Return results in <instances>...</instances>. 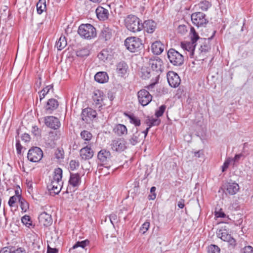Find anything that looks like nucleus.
Returning a JSON list of instances; mask_svg holds the SVG:
<instances>
[{
	"mask_svg": "<svg viewBox=\"0 0 253 253\" xmlns=\"http://www.w3.org/2000/svg\"><path fill=\"white\" fill-rule=\"evenodd\" d=\"M125 45L126 48L131 52L138 51L143 47L142 40L135 37L126 38L125 41Z\"/></svg>",
	"mask_w": 253,
	"mask_h": 253,
	"instance_id": "4",
	"label": "nucleus"
},
{
	"mask_svg": "<svg viewBox=\"0 0 253 253\" xmlns=\"http://www.w3.org/2000/svg\"><path fill=\"white\" fill-rule=\"evenodd\" d=\"M47 252V253H57L58 250L56 248H52L48 246Z\"/></svg>",
	"mask_w": 253,
	"mask_h": 253,
	"instance_id": "61",
	"label": "nucleus"
},
{
	"mask_svg": "<svg viewBox=\"0 0 253 253\" xmlns=\"http://www.w3.org/2000/svg\"><path fill=\"white\" fill-rule=\"evenodd\" d=\"M46 9V0H39L37 3V10L39 14H41Z\"/></svg>",
	"mask_w": 253,
	"mask_h": 253,
	"instance_id": "38",
	"label": "nucleus"
},
{
	"mask_svg": "<svg viewBox=\"0 0 253 253\" xmlns=\"http://www.w3.org/2000/svg\"><path fill=\"white\" fill-rule=\"evenodd\" d=\"M150 222L148 221H145L140 228V232L144 234L149 229Z\"/></svg>",
	"mask_w": 253,
	"mask_h": 253,
	"instance_id": "48",
	"label": "nucleus"
},
{
	"mask_svg": "<svg viewBox=\"0 0 253 253\" xmlns=\"http://www.w3.org/2000/svg\"><path fill=\"white\" fill-rule=\"evenodd\" d=\"M22 222L27 227H30L32 225L31 217L29 215H24L21 218Z\"/></svg>",
	"mask_w": 253,
	"mask_h": 253,
	"instance_id": "44",
	"label": "nucleus"
},
{
	"mask_svg": "<svg viewBox=\"0 0 253 253\" xmlns=\"http://www.w3.org/2000/svg\"><path fill=\"white\" fill-rule=\"evenodd\" d=\"M43 156V153L41 148L35 147L31 148L28 153V159L32 162L40 161Z\"/></svg>",
	"mask_w": 253,
	"mask_h": 253,
	"instance_id": "9",
	"label": "nucleus"
},
{
	"mask_svg": "<svg viewBox=\"0 0 253 253\" xmlns=\"http://www.w3.org/2000/svg\"><path fill=\"white\" fill-rule=\"evenodd\" d=\"M152 71H150V69L146 67H143L141 68L139 73L140 77L143 79H147L149 78L152 75Z\"/></svg>",
	"mask_w": 253,
	"mask_h": 253,
	"instance_id": "36",
	"label": "nucleus"
},
{
	"mask_svg": "<svg viewBox=\"0 0 253 253\" xmlns=\"http://www.w3.org/2000/svg\"><path fill=\"white\" fill-rule=\"evenodd\" d=\"M111 146L113 151L121 153L127 148V142L124 138H116L112 141Z\"/></svg>",
	"mask_w": 253,
	"mask_h": 253,
	"instance_id": "8",
	"label": "nucleus"
},
{
	"mask_svg": "<svg viewBox=\"0 0 253 253\" xmlns=\"http://www.w3.org/2000/svg\"><path fill=\"white\" fill-rule=\"evenodd\" d=\"M217 236L222 240L229 242L230 245H234L235 240L233 238L231 235L229 234L228 231L225 228H221L217 232Z\"/></svg>",
	"mask_w": 253,
	"mask_h": 253,
	"instance_id": "12",
	"label": "nucleus"
},
{
	"mask_svg": "<svg viewBox=\"0 0 253 253\" xmlns=\"http://www.w3.org/2000/svg\"><path fill=\"white\" fill-rule=\"evenodd\" d=\"M53 88L52 85L46 86L45 87L42 89L40 92V100L41 101L43 98H44L45 96L48 93L49 90Z\"/></svg>",
	"mask_w": 253,
	"mask_h": 253,
	"instance_id": "42",
	"label": "nucleus"
},
{
	"mask_svg": "<svg viewBox=\"0 0 253 253\" xmlns=\"http://www.w3.org/2000/svg\"><path fill=\"white\" fill-rule=\"evenodd\" d=\"M62 169L60 168L55 169L53 179L51 183L47 186L48 190L55 194H58L61 191L62 186Z\"/></svg>",
	"mask_w": 253,
	"mask_h": 253,
	"instance_id": "1",
	"label": "nucleus"
},
{
	"mask_svg": "<svg viewBox=\"0 0 253 253\" xmlns=\"http://www.w3.org/2000/svg\"><path fill=\"white\" fill-rule=\"evenodd\" d=\"M181 47L190 52V56L192 57L194 53L196 44L192 42H186L181 43Z\"/></svg>",
	"mask_w": 253,
	"mask_h": 253,
	"instance_id": "29",
	"label": "nucleus"
},
{
	"mask_svg": "<svg viewBox=\"0 0 253 253\" xmlns=\"http://www.w3.org/2000/svg\"><path fill=\"white\" fill-rule=\"evenodd\" d=\"M22 140L25 142H28L30 140V136L27 133H24L21 137Z\"/></svg>",
	"mask_w": 253,
	"mask_h": 253,
	"instance_id": "59",
	"label": "nucleus"
},
{
	"mask_svg": "<svg viewBox=\"0 0 253 253\" xmlns=\"http://www.w3.org/2000/svg\"><path fill=\"white\" fill-rule=\"evenodd\" d=\"M169 62L174 66H181L183 64V55L173 48L169 49L167 53Z\"/></svg>",
	"mask_w": 253,
	"mask_h": 253,
	"instance_id": "6",
	"label": "nucleus"
},
{
	"mask_svg": "<svg viewBox=\"0 0 253 253\" xmlns=\"http://www.w3.org/2000/svg\"><path fill=\"white\" fill-rule=\"evenodd\" d=\"M166 108V106L165 105H161L159 107V109L158 110H157L155 112V115H156V117L158 118V117L162 116L163 115Z\"/></svg>",
	"mask_w": 253,
	"mask_h": 253,
	"instance_id": "50",
	"label": "nucleus"
},
{
	"mask_svg": "<svg viewBox=\"0 0 253 253\" xmlns=\"http://www.w3.org/2000/svg\"><path fill=\"white\" fill-rule=\"evenodd\" d=\"M225 192L226 194H229L233 195L236 194L239 190V186L236 182H229L224 185Z\"/></svg>",
	"mask_w": 253,
	"mask_h": 253,
	"instance_id": "18",
	"label": "nucleus"
},
{
	"mask_svg": "<svg viewBox=\"0 0 253 253\" xmlns=\"http://www.w3.org/2000/svg\"><path fill=\"white\" fill-rule=\"evenodd\" d=\"M0 253H26V251L23 248H16L15 247L9 246L1 249Z\"/></svg>",
	"mask_w": 253,
	"mask_h": 253,
	"instance_id": "22",
	"label": "nucleus"
},
{
	"mask_svg": "<svg viewBox=\"0 0 253 253\" xmlns=\"http://www.w3.org/2000/svg\"><path fill=\"white\" fill-rule=\"evenodd\" d=\"M167 79L169 85L172 87H177L181 82L178 74L173 71H169L168 73Z\"/></svg>",
	"mask_w": 253,
	"mask_h": 253,
	"instance_id": "13",
	"label": "nucleus"
},
{
	"mask_svg": "<svg viewBox=\"0 0 253 253\" xmlns=\"http://www.w3.org/2000/svg\"><path fill=\"white\" fill-rule=\"evenodd\" d=\"M142 139V137L141 135V132L138 131L137 129L136 131L130 136L128 139L129 143L132 146L136 145L138 143L140 142Z\"/></svg>",
	"mask_w": 253,
	"mask_h": 253,
	"instance_id": "24",
	"label": "nucleus"
},
{
	"mask_svg": "<svg viewBox=\"0 0 253 253\" xmlns=\"http://www.w3.org/2000/svg\"><path fill=\"white\" fill-rule=\"evenodd\" d=\"M38 218L40 223L44 226L47 227L50 225L52 223V219L51 215L45 212H43L41 213Z\"/></svg>",
	"mask_w": 253,
	"mask_h": 253,
	"instance_id": "19",
	"label": "nucleus"
},
{
	"mask_svg": "<svg viewBox=\"0 0 253 253\" xmlns=\"http://www.w3.org/2000/svg\"><path fill=\"white\" fill-rule=\"evenodd\" d=\"M125 23L127 29L132 32H139L142 29L141 20L135 15H128L125 20Z\"/></svg>",
	"mask_w": 253,
	"mask_h": 253,
	"instance_id": "3",
	"label": "nucleus"
},
{
	"mask_svg": "<svg viewBox=\"0 0 253 253\" xmlns=\"http://www.w3.org/2000/svg\"><path fill=\"white\" fill-rule=\"evenodd\" d=\"M243 156L242 154H236L233 158H232L233 164L239 161L241 157Z\"/></svg>",
	"mask_w": 253,
	"mask_h": 253,
	"instance_id": "60",
	"label": "nucleus"
},
{
	"mask_svg": "<svg viewBox=\"0 0 253 253\" xmlns=\"http://www.w3.org/2000/svg\"><path fill=\"white\" fill-rule=\"evenodd\" d=\"M18 201L20 203V206L22 210L25 212L29 208L28 203L22 197L19 198Z\"/></svg>",
	"mask_w": 253,
	"mask_h": 253,
	"instance_id": "43",
	"label": "nucleus"
},
{
	"mask_svg": "<svg viewBox=\"0 0 253 253\" xmlns=\"http://www.w3.org/2000/svg\"><path fill=\"white\" fill-rule=\"evenodd\" d=\"M215 215L216 217L224 218L226 217V214L222 211L221 209H220L218 211H215Z\"/></svg>",
	"mask_w": 253,
	"mask_h": 253,
	"instance_id": "54",
	"label": "nucleus"
},
{
	"mask_svg": "<svg viewBox=\"0 0 253 253\" xmlns=\"http://www.w3.org/2000/svg\"><path fill=\"white\" fill-rule=\"evenodd\" d=\"M150 128L148 127L145 130L141 132V135L142 136V134L143 133L144 134V138L146 137L147 135V134L148 133V131H149Z\"/></svg>",
	"mask_w": 253,
	"mask_h": 253,
	"instance_id": "64",
	"label": "nucleus"
},
{
	"mask_svg": "<svg viewBox=\"0 0 253 253\" xmlns=\"http://www.w3.org/2000/svg\"><path fill=\"white\" fill-rule=\"evenodd\" d=\"M156 187L153 186L151 188L150 192L152 193V195H149V200H154L156 197V194L155 193Z\"/></svg>",
	"mask_w": 253,
	"mask_h": 253,
	"instance_id": "53",
	"label": "nucleus"
},
{
	"mask_svg": "<svg viewBox=\"0 0 253 253\" xmlns=\"http://www.w3.org/2000/svg\"><path fill=\"white\" fill-rule=\"evenodd\" d=\"M160 120L153 117L147 116L145 120V123L151 128L153 126H157L160 123Z\"/></svg>",
	"mask_w": 253,
	"mask_h": 253,
	"instance_id": "35",
	"label": "nucleus"
},
{
	"mask_svg": "<svg viewBox=\"0 0 253 253\" xmlns=\"http://www.w3.org/2000/svg\"><path fill=\"white\" fill-rule=\"evenodd\" d=\"M66 45L67 41L65 37H61L56 43V46L59 50L63 49Z\"/></svg>",
	"mask_w": 253,
	"mask_h": 253,
	"instance_id": "40",
	"label": "nucleus"
},
{
	"mask_svg": "<svg viewBox=\"0 0 253 253\" xmlns=\"http://www.w3.org/2000/svg\"><path fill=\"white\" fill-rule=\"evenodd\" d=\"M211 6V2L206 0H203L198 4L199 8L203 11H207Z\"/></svg>",
	"mask_w": 253,
	"mask_h": 253,
	"instance_id": "41",
	"label": "nucleus"
},
{
	"mask_svg": "<svg viewBox=\"0 0 253 253\" xmlns=\"http://www.w3.org/2000/svg\"><path fill=\"white\" fill-rule=\"evenodd\" d=\"M148 64L152 69L153 74L156 75V78H158L160 74L163 71L162 60L158 57H154L149 59Z\"/></svg>",
	"mask_w": 253,
	"mask_h": 253,
	"instance_id": "5",
	"label": "nucleus"
},
{
	"mask_svg": "<svg viewBox=\"0 0 253 253\" xmlns=\"http://www.w3.org/2000/svg\"><path fill=\"white\" fill-rule=\"evenodd\" d=\"M80 135L82 139L85 141L84 144L91 145V143H89V141L92 137V135L89 131L86 130H83L81 131Z\"/></svg>",
	"mask_w": 253,
	"mask_h": 253,
	"instance_id": "33",
	"label": "nucleus"
},
{
	"mask_svg": "<svg viewBox=\"0 0 253 253\" xmlns=\"http://www.w3.org/2000/svg\"><path fill=\"white\" fill-rule=\"evenodd\" d=\"M55 157L58 159H62L63 158V152L60 150H57L55 153Z\"/></svg>",
	"mask_w": 253,
	"mask_h": 253,
	"instance_id": "58",
	"label": "nucleus"
},
{
	"mask_svg": "<svg viewBox=\"0 0 253 253\" xmlns=\"http://www.w3.org/2000/svg\"><path fill=\"white\" fill-rule=\"evenodd\" d=\"M96 112L90 108H86L84 109L81 114L82 120L88 122L96 117Z\"/></svg>",
	"mask_w": 253,
	"mask_h": 253,
	"instance_id": "15",
	"label": "nucleus"
},
{
	"mask_svg": "<svg viewBox=\"0 0 253 253\" xmlns=\"http://www.w3.org/2000/svg\"><path fill=\"white\" fill-rule=\"evenodd\" d=\"M113 132L117 136H122L127 134V129L124 125L118 124L114 126L113 129Z\"/></svg>",
	"mask_w": 253,
	"mask_h": 253,
	"instance_id": "20",
	"label": "nucleus"
},
{
	"mask_svg": "<svg viewBox=\"0 0 253 253\" xmlns=\"http://www.w3.org/2000/svg\"><path fill=\"white\" fill-rule=\"evenodd\" d=\"M194 156L196 158H200L203 155V151L202 150H199L194 153Z\"/></svg>",
	"mask_w": 253,
	"mask_h": 253,
	"instance_id": "62",
	"label": "nucleus"
},
{
	"mask_svg": "<svg viewBox=\"0 0 253 253\" xmlns=\"http://www.w3.org/2000/svg\"><path fill=\"white\" fill-rule=\"evenodd\" d=\"M58 106L59 104L57 100L53 98L49 99L45 106V109L48 113H51L53 110L57 109Z\"/></svg>",
	"mask_w": 253,
	"mask_h": 253,
	"instance_id": "23",
	"label": "nucleus"
},
{
	"mask_svg": "<svg viewBox=\"0 0 253 253\" xmlns=\"http://www.w3.org/2000/svg\"><path fill=\"white\" fill-rule=\"evenodd\" d=\"M95 12L98 18L101 20H105L108 17V10L101 6L98 7Z\"/></svg>",
	"mask_w": 253,
	"mask_h": 253,
	"instance_id": "28",
	"label": "nucleus"
},
{
	"mask_svg": "<svg viewBox=\"0 0 253 253\" xmlns=\"http://www.w3.org/2000/svg\"><path fill=\"white\" fill-rule=\"evenodd\" d=\"M89 54V50L88 47H84L79 48L76 51V55L78 57H84Z\"/></svg>",
	"mask_w": 253,
	"mask_h": 253,
	"instance_id": "39",
	"label": "nucleus"
},
{
	"mask_svg": "<svg viewBox=\"0 0 253 253\" xmlns=\"http://www.w3.org/2000/svg\"><path fill=\"white\" fill-rule=\"evenodd\" d=\"M164 49V45L160 41H156L152 44L151 50L155 54H160Z\"/></svg>",
	"mask_w": 253,
	"mask_h": 253,
	"instance_id": "27",
	"label": "nucleus"
},
{
	"mask_svg": "<svg viewBox=\"0 0 253 253\" xmlns=\"http://www.w3.org/2000/svg\"><path fill=\"white\" fill-rule=\"evenodd\" d=\"M81 183V177L80 174L76 173H70L69 180V185L67 187L66 192H71V187L73 188V191H75L80 186Z\"/></svg>",
	"mask_w": 253,
	"mask_h": 253,
	"instance_id": "7",
	"label": "nucleus"
},
{
	"mask_svg": "<svg viewBox=\"0 0 253 253\" xmlns=\"http://www.w3.org/2000/svg\"><path fill=\"white\" fill-rule=\"evenodd\" d=\"M190 31L191 34V39L192 42L195 43L199 39V36L193 27L191 28Z\"/></svg>",
	"mask_w": 253,
	"mask_h": 253,
	"instance_id": "46",
	"label": "nucleus"
},
{
	"mask_svg": "<svg viewBox=\"0 0 253 253\" xmlns=\"http://www.w3.org/2000/svg\"><path fill=\"white\" fill-rule=\"evenodd\" d=\"M32 132L35 136H39L41 134V130L37 126H33Z\"/></svg>",
	"mask_w": 253,
	"mask_h": 253,
	"instance_id": "56",
	"label": "nucleus"
},
{
	"mask_svg": "<svg viewBox=\"0 0 253 253\" xmlns=\"http://www.w3.org/2000/svg\"><path fill=\"white\" fill-rule=\"evenodd\" d=\"M177 206L180 209L183 208L184 207V200L182 199L180 200L178 202Z\"/></svg>",
	"mask_w": 253,
	"mask_h": 253,
	"instance_id": "63",
	"label": "nucleus"
},
{
	"mask_svg": "<svg viewBox=\"0 0 253 253\" xmlns=\"http://www.w3.org/2000/svg\"><path fill=\"white\" fill-rule=\"evenodd\" d=\"M94 104L100 108L102 106L103 100V93L100 90H96L92 96Z\"/></svg>",
	"mask_w": 253,
	"mask_h": 253,
	"instance_id": "26",
	"label": "nucleus"
},
{
	"mask_svg": "<svg viewBox=\"0 0 253 253\" xmlns=\"http://www.w3.org/2000/svg\"><path fill=\"white\" fill-rule=\"evenodd\" d=\"M125 115L129 119V122L131 124L134 125L136 126H139L140 125V119L135 117L133 114L125 113Z\"/></svg>",
	"mask_w": 253,
	"mask_h": 253,
	"instance_id": "37",
	"label": "nucleus"
},
{
	"mask_svg": "<svg viewBox=\"0 0 253 253\" xmlns=\"http://www.w3.org/2000/svg\"><path fill=\"white\" fill-rule=\"evenodd\" d=\"M127 69V64L124 61L119 62L117 65V72L121 77L124 76L126 73Z\"/></svg>",
	"mask_w": 253,
	"mask_h": 253,
	"instance_id": "32",
	"label": "nucleus"
},
{
	"mask_svg": "<svg viewBox=\"0 0 253 253\" xmlns=\"http://www.w3.org/2000/svg\"><path fill=\"white\" fill-rule=\"evenodd\" d=\"M220 251L219 248L215 245H211L208 248V253H220Z\"/></svg>",
	"mask_w": 253,
	"mask_h": 253,
	"instance_id": "45",
	"label": "nucleus"
},
{
	"mask_svg": "<svg viewBox=\"0 0 253 253\" xmlns=\"http://www.w3.org/2000/svg\"><path fill=\"white\" fill-rule=\"evenodd\" d=\"M97 157L101 162L106 163L110 159L111 153L109 151L102 149L98 152Z\"/></svg>",
	"mask_w": 253,
	"mask_h": 253,
	"instance_id": "25",
	"label": "nucleus"
},
{
	"mask_svg": "<svg viewBox=\"0 0 253 253\" xmlns=\"http://www.w3.org/2000/svg\"><path fill=\"white\" fill-rule=\"evenodd\" d=\"M88 243L89 241L87 240L81 242L78 241L73 246L72 249H75L79 247H82V248H84Z\"/></svg>",
	"mask_w": 253,
	"mask_h": 253,
	"instance_id": "47",
	"label": "nucleus"
},
{
	"mask_svg": "<svg viewBox=\"0 0 253 253\" xmlns=\"http://www.w3.org/2000/svg\"><path fill=\"white\" fill-rule=\"evenodd\" d=\"M18 197L16 195H14L10 197L8 201V205L10 207H13L14 204L15 203L16 201L18 200Z\"/></svg>",
	"mask_w": 253,
	"mask_h": 253,
	"instance_id": "52",
	"label": "nucleus"
},
{
	"mask_svg": "<svg viewBox=\"0 0 253 253\" xmlns=\"http://www.w3.org/2000/svg\"><path fill=\"white\" fill-rule=\"evenodd\" d=\"M79 166V163L76 160H71L70 162V168L72 170H74L78 168Z\"/></svg>",
	"mask_w": 253,
	"mask_h": 253,
	"instance_id": "51",
	"label": "nucleus"
},
{
	"mask_svg": "<svg viewBox=\"0 0 253 253\" xmlns=\"http://www.w3.org/2000/svg\"><path fill=\"white\" fill-rule=\"evenodd\" d=\"M242 253H253V248L250 246H246L243 249Z\"/></svg>",
	"mask_w": 253,
	"mask_h": 253,
	"instance_id": "55",
	"label": "nucleus"
},
{
	"mask_svg": "<svg viewBox=\"0 0 253 253\" xmlns=\"http://www.w3.org/2000/svg\"><path fill=\"white\" fill-rule=\"evenodd\" d=\"M210 49L211 47L208 44L205 43L201 45L199 49L200 51L199 57H196V58H198V60H204L206 53L209 52Z\"/></svg>",
	"mask_w": 253,
	"mask_h": 253,
	"instance_id": "34",
	"label": "nucleus"
},
{
	"mask_svg": "<svg viewBox=\"0 0 253 253\" xmlns=\"http://www.w3.org/2000/svg\"><path fill=\"white\" fill-rule=\"evenodd\" d=\"M137 97L139 103L143 106L147 105L152 100V96L145 89H141L137 93Z\"/></svg>",
	"mask_w": 253,
	"mask_h": 253,
	"instance_id": "11",
	"label": "nucleus"
},
{
	"mask_svg": "<svg viewBox=\"0 0 253 253\" xmlns=\"http://www.w3.org/2000/svg\"><path fill=\"white\" fill-rule=\"evenodd\" d=\"M156 28V23L152 20H148L144 21L142 24L143 28L148 33H153Z\"/></svg>",
	"mask_w": 253,
	"mask_h": 253,
	"instance_id": "21",
	"label": "nucleus"
},
{
	"mask_svg": "<svg viewBox=\"0 0 253 253\" xmlns=\"http://www.w3.org/2000/svg\"><path fill=\"white\" fill-rule=\"evenodd\" d=\"M80 154L82 160H86L92 158L94 152L91 149V145H85L80 150Z\"/></svg>",
	"mask_w": 253,
	"mask_h": 253,
	"instance_id": "17",
	"label": "nucleus"
},
{
	"mask_svg": "<svg viewBox=\"0 0 253 253\" xmlns=\"http://www.w3.org/2000/svg\"><path fill=\"white\" fill-rule=\"evenodd\" d=\"M205 17V14L201 12L193 13L191 16L193 23L198 27L206 25L208 22Z\"/></svg>",
	"mask_w": 253,
	"mask_h": 253,
	"instance_id": "10",
	"label": "nucleus"
},
{
	"mask_svg": "<svg viewBox=\"0 0 253 253\" xmlns=\"http://www.w3.org/2000/svg\"><path fill=\"white\" fill-rule=\"evenodd\" d=\"M111 51L107 49H103L98 55L99 59L103 62L111 60L112 58Z\"/></svg>",
	"mask_w": 253,
	"mask_h": 253,
	"instance_id": "31",
	"label": "nucleus"
},
{
	"mask_svg": "<svg viewBox=\"0 0 253 253\" xmlns=\"http://www.w3.org/2000/svg\"><path fill=\"white\" fill-rule=\"evenodd\" d=\"M16 151H17V154H21L22 146L20 144L19 140H16Z\"/></svg>",
	"mask_w": 253,
	"mask_h": 253,
	"instance_id": "57",
	"label": "nucleus"
},
{
	"mask_svg": "<svg viewBox=\"0 0 253 253\" xmlns=\"http://www.w3.org/2000/svg\"><path fill=\"white\" fill-rule=\"evenodd\" d=\"M78 33L82 38L86 40H91L97 35L95 28L90 24L81 25L78 28Z\"/></svg>",
	"mask_w": 253,
	"mask_h": 253,
	"instance_id": "2",
	"label": "nucleus"
},
{
	"mask_svg": "<svg viewBox=\"0 0 253 253\" xmlns=\"http://www.w3.org/2000/svg\"><path fill=\"white\" fill-rule=\"evenodd\" d=\"M44 123L47 127L53 129H57L60 126V122L59 119L54 116L45 117Z\"/></svg>",
	"mask_w": 253,
	"mask_h": 253,
	"instance_id": "14",
	"label": "nucleus"
},
{
	"mask_svg": "<svg viewBox=\"0 0 253 253\" xmlns=\"http://www.w3.org/2000/svg\"><path fill=\"white\" fill-rule=\"evenodd\" d=\"M107 74L105 72H98L94 76V80L98 83L103 84L107 82L108 80Z\"/></svg>",
	"mask_w": 253,
	"mask_h": 253,
	"instance_id": "30",
	"label": "nucleus"
},
{
	"mask_svg": "<svg viewBox=\"0 0 253 253\" xmlns=\"http://www.w3.org/2000/svg\"><path fill=\"white\" fill-rule=\"evenodd\" d=\"M114 33V32L112 28L104 26L101 31L99 38L104 41H107L111 39Z\"/></svg>",
	"mask_w": 253,
	"mask_h": 253,
	"instance_id": "16",
	"label": "nucleus"
},
{
	"mask_svg": "<svg viewBox=\"0 0 253 253\" xmlns=\"http://www.w3.org/2000/svg\"><path fill=\"white\" fill-rule=\"evenodd\" d=\"M233 163L232 158H228L224 162L223 165L222 167V172L225 171L228 168L229 165Z\"/></svg>",
	"mask_w": 253,
	"mask_h": 253,
	"instance_id": "49",
	"label": "nucleus"
}]
</instances>
